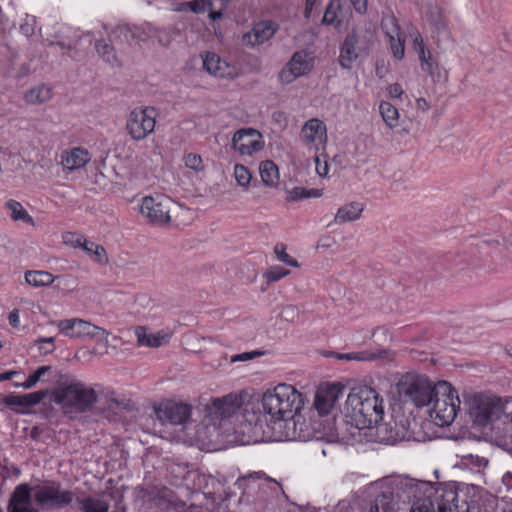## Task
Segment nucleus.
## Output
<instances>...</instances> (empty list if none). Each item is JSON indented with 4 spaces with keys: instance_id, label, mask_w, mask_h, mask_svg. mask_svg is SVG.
<instances>
[{
    "instance_id": "obj_19",
    "label": "nucleus",
    "mask_w": 512,
    "mask_h": 512,
    "mask_svg": "<svg viewBox=\"0 0 512 512\" xmlns=\"http://www.w3.org/2000/svg\"><path fill=\"white\" fill-rule=\"evenodd\" d=\"M344 386L340 383H326L316 392L314 406L320 415H328L342 396Z\"/></svg>"
},
{
    "instance_id": "obj_28",
    "label": "nucleus",
    "mask_w": 512,
    "mask_h": 512,
    "mask_svg": "<svg viewBox=\"0 0 512 512\" xmlns=\"http://www.w3.org/2000/svg\"><path fill=\"white\" fill-rule=\"evenodd\" d=\"M380 115L389 129H395L400 125L398 109L390 102L381 101L379 104Z\"/></svg>"
},
{
    "instance_id": "obj_25",
    "label": "nucleus",
    "mask_w": 512,
    "mask_h": 512,
    "mask_svg": "<svg viewBox=\"0 0 512 512\" xmlns=\"http://www.w3.org/2000/svg\"><path fill=\"white\" fill-rule=\"evenodd\" d=\"M48 394L47 390H39L24 395H7L2 399V402L11 408L23 407L30 408L39 404Z\"/></svg>"
},
{
    "instance_id": "obj_14",
    "label": "nucleus",
    "mask_w": 512,
    "mask_h": 512,
    "mask_svg": "<svg viewBox=\"0 0 512 512\" xmlns=\"http://www.w3.org/2000/svg\"><path fill=\"white\" fill-rule=\"evenodd\" d=\"M423 496H426L434 502V508L437 507L438 512H457L458 508V492L454 486L438 485L435 486L427 482Z\"/></svg>"
},
{
    "instance_id": "obj_16",
    "label": "nucleus",
    "mask_w": 512,
    "mask_h": 512,
    "mask_svg": "<svg viewBox=\"0 0 512 512\" xmlns=\"http://www.w3.org/2000/svg\"><path fill=\"white\" fill-rule=\"evenodd\" d=\"M154 412L162 424L185 425L191 418L192 406L186 403L166 401L155 406Z\"/></svg>"
},
{
    "instance_id": "obj_34",
    "label": "nucleus",
    "mask_w": 512,
    "mask_h": 512,
    "mask_svg": "<svg viewBox=\"0 0 512 512\" xmlns=\"http://www.w3.org/2000/svg\"><path fill=\"white\" fill-rule=\"evenodd\" d=\"M83 251L92 259V261L100 265H106L108 263V256L102 245L88 240Z\"/></svg>"
},
{
    "instance_id": "obj_32",
    "label": "nucleus",
    "mask_w": 512,
    "mask_h": 512,
    "mask_svg": "<svg viewBox=\"0 0 512 512\" xmlns=\"http://www.w3.org/2000/svg\"><path fill=\"white\" fill-rule=\"evenodd\" d=\"M25 280L33 287H43L51 285L54 276L47 271H28L25 273Z\"/></svg>"
},
{
    "instance_id": "obj_41",
    "label": "nucleus",
    "mask_w": 512,
    "mask_h": 512,
    "mask_svg": "<svg viewBox=\"0 0 512 512\" xmlns=\"http://www.w3.org/2000/svg\"><path fill=\"white\" fill-rule=\"evenodd\" d=\"M95 48L100 57L109 64H118L117 57L114 53V48L104 41H97Z\"/></svg>"
},
{
    "instance_id": "obj_4",
    "label": "nucleus",
    "mask_w": 512,
    "mask_h": 512,
    "mask_svg": "<svg viewBox=\"0 0 512 512\" xmlns=\"http://www.w3.org/2000/svg\"><path fill=\"white\" fill-rule=\"evenodd\" d=\"M53 401L64 414L72 416L90 411L97 401V394L82 381L67 379L53 392Z\"/></svg>"
},
{
    "instance_id": "obj_49",
    "label": "nucleus",
    "mask_w": 512,
    "mask_h": 512,
    "mask_svg": "<svg viewBox=\"0 0 512 512\" xmlns=\"http://www.w3.org/2000/svg\"><path fill=\"white\" fill-rule=\"evenodd\" d=\"M311 197V193L307 192L306 189L302 187H294L293 189L288 191V197L287 199L289 201H297L304 198Z\"/></svg>"
},
{
    "instance_id": "obj_30",
    "label": "nucleus",
    "mask_w": 512,
    "mask_h": 512,
    "mask_svg": "<svg viewBox=\"0 0 512 512\" xmlns=\"http://www.w3.org/2000/svg\"><path fill=\"white\" fill-rule=\"evenodd\" d=\"M262 182L269 187L275 186L279 181V172L273 161H262L259 166Z\"/></svg>"
},
{
    "instance_id": "obj_35",
    "label": "nucleus",
    "mask_w": 512,
    "mask_h": 512,
    "mask_svg": "<svg viewBox=\"0 0 512 512\" xmlns=\"http://www.w3.org/2000/svg\"><path fill=\"white\" fill-rule=\"evenodd\" d=\"M113 41L126 43L129 46L136 44L133 26L119 25L112 32Z\"/></svg>"
},
{
    "instance_id": "obj_53",
    "label": "nucleus",
    "mask_w": 512,
    "mask_h": 512,
    "mask_svg": "<svg viewBox=\"0 0 512 512\" xmlns=\"http://www.w3.org/2000/svg\"><path fill=\"white\" fill-rule=\"evenodd\" d=\"M51 370V366L44 365L38 367L32 374H30L34 381L38 383L39 381L43 380L44 376Z\"/></svg>"
},
{
    "instance_id": "obj_44",
    "label": "nucleus",
    "mask_w": 512,
    "mask_h": 512,
    "mask_svg": "<svg viewBox=\"0 0 512 512\" xmlns=\"http://www.w3.org/2000/svg\"><path fill=\"white\" fill-rule=\"evenodd\" d=\"M183 160L187 168L192 169L196 172H200L205 169L202 157L199 154L188 153L184 156Z\"/></svg>"
},
{
    "instance_id": "obj_58",
    "label": "nucleus",
    "mask_w": 512,
    "mask_h": 512,
    "mask_svg": "<svg viewBox=\"0 0 512 512\" xmlns=\"http://www.w3.org/2000/svg\"><path fill=\"white\" fill-rule=\"evenodd\" d=\"M36 384L37 383L34 381L33 377L31 375H29L24 382H14L13 386L15 388L31 389Z\"/></svg>"
},
{
    "instance_id": "obj_21",
    "label": "nucleus",
    "mask_w": 512,
    "mask_h": 512,
    "mask_svg": "<svg viewBox=\"0 0 512 512\" xmlns=\"http://www.w3.org/2000/svg\"><path fill=\"white\" fill-rule=\"evenodd\" d=\"M376 429V436L380 441L387 443H394L401 440H409L414 438L412 433L409 431V424L406 425L402 420L398 423L396 421H390L382 423L378 422L374 425Z\"/></svg>"
},
{
    "instance_id": "obj_23",
    "label": "nucleus",
    "mask_w": 512,
    "mask_h": 512,
    "mask_svg": "<svg viewBox=\"0 0 512 512\" xmlns=\"http://www.w3.org/2000/svg\"><path fill=\"white\" fill-rule=\"evenodd\" d=\"M277 28V25L272 21L259 22L253 26L250 32L242 36V44L251 47L261 45L273 37Z\"/></svg>"
},
{
    "instance_id": "obj_7",
    "label": "nucleus",
    "mask_w": 512,
    "mask_h": 512,
    "mask_svg": "<svg viewBox=\"0 0 512 512\" xmlns=\"http://www.w3.org/2000/svg\"><path fill=\"white\" fill-rule=\"evenodd\" d=\"M398 392L406 401L422 407L432 402L434 386L425 376L407 373L398 383Z\"/></svg>"
},
{
    "instance_id": "obj_12",
    "label": "nucleus",
    "mask_w": 512,
    "mask_h": 512,
    "mask_svg": "<svg viewBox=\"0 0 512 512\" xmlns=\"http://www.w3.org/2000/svg\"><path fill=\"white\" fill-rule=\"evenodd\" d=\"M57 327L60 333L70 338L107 340L109 336V332L104 328L80 318L60 320Z\"/></svg>"
},
{
    "instance_id": "obj_29",
    "label": "nucleus",
    "mask_w": 512,
    "mask_h": 512,
    "mask_svg": "<svg viewBox=\"0 0 512 512\" xmlns=\"http://www.w3.org/2000/svg\"><path fill=\"white\" fill-rule=\"evenodd\" d=\"M5 208L9 212L12 220L22 221L32 226L35 224L33 218L29 215V213L20 202L10 199L5 203Z\"/></svg>"
},
{
    "instance_id": "obj_31",
    "label": "nucleus",
    "mask_w": 512,
    "mask_h": 512,
    "mask_svg": "<svg viewBox=\"0 0 512 512\" xmlns=\"http://www.w3.org/2000/svg\"><path fill=\"white\" fill-rule=\"evenodd\" d=\"M52 97L51 88L45 85L31 88L25 93V100L30 104H41Z\"/></svg>"
},
{
    "instance_id": "obj_48",
    "label": "nucleus",
    "mask_w": 512,
    "mask_h": 512,
    "mask_svg": "<svg viewBox=\"0 0 512 512\" xmlns=\"http://www.w3.org/2000/svg\"><path fill=\"white\" fill-rule=\"evenodd\" d=\"M314 162L316 166V172L319 176L324 177L328 174L329 167L326 161V154L322 152L320 154H313Z\"/></svg>"
},
{
    "instance_id": "obj_15",
    "label": "nucleus",
    "mask_w": 512,
    "mask_h": 512,
    "mask_svg": "<svg viewBox=\"0 0 512 512\" xmlns=\"http://www.w3.org/2000/svg\"><path fill=\"white\" fill-rule=\"evenodd\" d=\"M370 41L356 32L349 33L341 47L339 63L345 69H350L353 63L362 55L368 53Z\"/></svg>"
},
{
    "instance_id": "obj_56",
    "label": "nucleus",
    "mask_w": 512,
    "mask_h": 512,
    "mask_svg": "<svg viewBox=\"0 0 512 512\" xmlns=\"http://www.w3.org/2000/svg\"><path fill=\"white\" fill-rule=\"evenodd\" d=\"M296 316L297 311L293 306H287L281 312V317L287 321H293Z\"/></svg>"
},
{
    "instance_id": "obj_20",
    "label": "nucleus",
    "mask_w": 512,
    "mask_h": 512,
    "mask_svg": "<svg viewBox=\"0 0 512 512\" xmlns=\"http://www.w3.org/2000/svg\"><path fill=\"white\" fill-rule=\"evenodd\" d=\"M203 68L212 76L224 79H234L239 75L235 65L223 60L214 52H206L201 55Z\"/></svg>"
},
{
    "instance_id": "obj_37",
    "label": "nucleus",
    "mask_w": 512,
    "mask_h": 512,
    "mask_svg": "<svg viewBox=\"0 0 512 512\" xmlns=\"http://www.w3.org/2000/svg\"><path fill=\"white\" fill-rule=\"evenodd\" d=\"M417 55L420 60L421 69L424 72L428 73L431 76H434L435 74L438 73V71H439L438 64L433 61L429 50L424 49V50H422V53L417 52Z\"/></svg>"
},
{
    "instance_id": "obj_8",
    "label": "nucleus",
    "mask_w": 512,
    "mask_h": 512,
    "mask_svg": "<svg viewBox=\"0 0 512 512\" xmlns=\"http://www.w3.org/2000/svg\"><path fill=\"white\" fill-rule=\"evenodd\" d=\"M33 498L41 509L57 510L70 506L75 495L60 483L51 482L33 487Z\"/></svg>"
},
{
    "instance_id": "obj_60",
    "label": "nucleus",
    "mask_w": 512,
    "mask_h": 512,
    "mask_svg": "<svg viewBox=\"0 0 512 512\" xmlns=\"http://www.w3.org/2000/svg\"><path fill=\"white\" fill-rule=\"evenodd\" d=\"M19 374H20V372L16 371V370H10V371L0 373V382L6 381V380H11L14 377L18 376Z\"/></svg>"
},
{
    "instance_id": "obj_62",
    "label": "nucleus",
    "mask_w": 512,
    "mask_h": 512,
    "mask_svg": "<svg viewBox=\"0 0 512 512\" xmlns=\"http://www.w3.org/2000/svg\"><path fill=\"white\" fill-rule=\"evenodd\" d=\"M316 2H317V0H306L305 10H304V16L306 18H309L311 16L313 7L316 4Z\"/></svg>"
},
{
    "instance_id": "obj_45",
    "label": "nucleus",
    "mask_w": 512,
    "mask_h": 512,
    "mask_svg": "<svg viewBox=\"0 0 512 512\" xmlns=\"http://www.w3.org/2000/svg\"><path fill=\"white\" fill-rule=\"evenodd\" d=\"M274 253L277 256V259L289 266L298 267L299 264L297 260L293 259L287 252L286 246L282 243H278L274 247Z\"/></svg>"
},
{
    "instance_id": "obj_61",
    "label": "nucleus",
    "mask_w": 512,
    "mask_h": 512,
    "mask_svg": "<svg viewBox=\"0 0 512 512\" xmlns=\"http://www.w3.org/2000/svg\"><path fill=\"white\" fill-rule=\"evenodd\" d=\"M416 107L418 110H421L423 112H427L430 108V105L428 104V102L424 99V98H418L416 100Z\"/></svg>"
},
{
    "instance_id": "obj_5",
    "label": "nucleus",
    "mask_w": 512,
    "mask_h": 512,
    "mask_svg": "<svg viewBox=\"0 0 512 512\" xmlns=\"http://www.w3.org/2000/svg\"><path fill=\"white\" fill-rule=\"evenodd\" d=\"M502 415L511 419L512 397L503 399L493 394L479 393L469 400V416L477 426H488Z\"/></svg>"
},
{
    "instance_id": "obj_6",
    "label": "nucleus",
    "mask_w": 512,
    "mask_h": 512,
    "mask_svg": "<svg viewBox=\"0 0 512 512\" xmlns=\"http://www.w3.org/2000/svg\"><path fill=\"white\" fill-rule=\"evenodd\" d=\"M433 409L431 417L438 426L450 425L460 408V399L457 391L451 384L441 381L434 386Z\"/></svg>"
},
{
    "instance_id": "obj_50",
    "label": "nucleus",
    "mask_w": 512,
    "mask_h": 512,
    "mask_svg": "<svg viewBox=\"0 0 512 512\" xmlns=\"http://www.w3.org/2000/svg\"><path fill=\"white\" fill-rule=\"evenodd\" d=\"M64 239L66 243L69 242L73 247H78L81 248L82 250H84L86 243H88V240L85 237L80 235L76 236L73 233H69L64 237Z\"/></svg>"
},
{
    "instance_id": "obj_55",
    "label": "nucleus",
    "mask_w": 512,
    "mask_h": 512,
    "mask_svg": "<svg viewBox=\"0 0 512 512\" xmlns=\"http://www.w3.org/2000/svg\"><path fill=\"white\" fill-rule=\"evenodd\" d=\"M387 92L391 98H400L403 94V89L400 84L394 83L388 86Z\"/></svg>"
},
{
    "instance_id": "obj_27",
    "label": "nucleus",
    "mask_w": 512,
    "mask_h": 512,
    "mask_svg": "<svg viewBox=\"0 0 512 512\" xmlns=\"http://www.w3.org/2000/svg\"><path fill=\"white\" fill-rule=\"evenodd\" d=\"M364 205L360 202H350L341 206L334 217V222L343 224L346 222L356 221L361 217Z\"/></svg>"
},
{
    "instance_id": "obj_52",
    "label": "nucleus",
    "mask_w": 512,
    "mask_h": 512,
    "mask_svg": "<svg viewBox=\"0 0 512 512\" xmlns=\"http://www.w3.org/2000/svg\"><path fill=\"white\" fill-rule=\"evenodd\" d=\"M261 354H262V353H261V352H258V351L244 352V353H241V354H237V355L232 356V358H231V362H236V361H249V360H252V359H254L256 356H259V355H261Z\"/></svg>"
},
{
    "instance_id": "obj_26",
    "label": "nucleus",
    "mask_w": 512,
    "mask_h": 512,
    "mask_svg": "<svg viewBox=\"0 0 512 512\" xmlns=\"http://www.w3.org/2000/svg\"><path fill=\"white\" fill-rule=\"evenodd\" d=\"M135 334L138 344L147 347H160L166 344L170 337V335L164 331L150 333L143 326L136 327Z\"/></svg>"
},
{
    "instance_id": "obj_54",
    "label": "nucleus",
    "mask_w": 512,
    "mask_h": 512,
    "mask_svg": "<svg viewBox=\"0 0 512 512\" xmlns=\"http://www.w3.org/2000/svg\"><path fill=\"white\" fill-rule=\"evenodd\" d=\"M413 49L415 50L416 53L417 52L422 53V50L426 49L423 38L420 35V33L417 31L415 32L414 37H413Z\"/></svg>"
},
{
    "instance_id": "obj_46",
    "label": "nucleus",
    "mask_w": 512,
    "mask_h": 512,
    "mask_svg": "<svg viewBox=\"0 0 512 512\" xmlns=\"http://www.w3.org/2000/svg\"><path fill=\"white\" fill-rule=\"evenodd\" d=\"M390 48L392 51L393 56L397 60H401L404 57L405 54V48H404V40L402 38V35L389 38Z\"/></svg>"
},
{
    "instance_id": "obj_64",
    "label": "nucleus",
    "mask_w": 512,
    "mask_h": 512,
    "mask_svg": "<svg viewBox=\"0 0 512 512\" xmlns=\"http://www.w3.org/2000/svg\"><path fill=\"white\" fill-rule=\"evenodd\" d=\"M209 11V17L212 19V20H218V19H221L223 14L221 12V10L219 11H213L212 9L211 10H208Z\"/></svg>"
},
{
    "instance_id": "obj_22",
    "label": "nucleus",
    "mask_w": 512,
    "mask_h": 512,
    "mask_svg": "<svg viewBox=\"0 0 512 512\" xmlns=\"http://www.w3.org/2000/svg\"><path fill=\"white\" fill-rule=\"evenodd\" d=\"M33 488L27 483L19 484L12 492L7 512H38L32 503Z\"/></svg>"
},
{
    "instance_id": "obj_9",
    "label": "nucleus",
    "mask_w": 512,
    "mask_h": 512,
    "mask_svg": "<svg viewBox=\"0 0 512 512\" xmlns=\"http://www.w3.org/2000/svg\"><path fill=\"white\" fill-rule=\"evenodd\" d=\"M157 110L152 106L137 107L129 112L125 128L128 135L135 141L146 139L154 132Z\"/></svg>"
},
{
    "instance_id": "obj_10",
    "label": "nucleus",
    "mask_w": 512,
    "mask_h": 512,
    "mask_svg": "<svg viewBox=\"0 0 512 512\" xmlns=\"http://www.w3.org/2000/svg\"><path fill=\"white\" fill-rule=\"evenodd\" d=\"M327 131L324 121L319 118H310L301 126L299 141L309 153L320 154L327 148Z\"/></svg>"
},
{
    "instance_id": "obj_2",
    "label": "nucleus",
    "mask_w": 512,
    "mask_h": 512,
    "mask_svg": "<svg viewBox=\"0 0 512 512\" xmlns=\"http://www.w3.org/2000/svg\"><path fill=\"white\" fill-rule=\"evenodd\" d=\"M344 412L351 425L358 429H372L383 419V400L374 389L356 386L347 396Z\"/></svg>"
},
{
    "instance_id": "obj_38",
    "label": "nucleus",
    "mask_w": 512,
    "mask_h": 512,
    "mask_svg": "<svg viewBox=\"0 0 512 512\" xmlns=\"http://www.w3.org/2000/svg\"><path fill=\"white\" fill-rule=\"evenodd\" d=\"M213 7L212 0H193L190 2L182 3L177 11H187L190 10L194 13H204L208 10H211Z\"/></svg>"
},
{
    "instance_id": "obj_33",
    "label": "nucleus",
    "mask_w": 512,
    "mask_h": 512,
    "mask_svg": "<svg viewBox=\"0 0 512 512\" xmlns=\"http://www.w3.org/2000/svg\"><path fill=\"white\" fill-rule=\"evenodd\" d=\"M77 502L79 504V509L83 512H108L109 510V504L104 500L87 497L84 499H77Z\"/></svg>"
},
{
    "instance_id": "obj_40",
    "label": "nucleus",
    "mask_w": 512,
    "mask_h": 512,
    "mask_svg": "<svg viewBox=\"0 0 512 512\" xmlns=\"http://www.w3.org/2000/svg\"><path fill=\"white\" fill-rule=\"evenodd\" d=\"M237 184L244 190H248L252 180V174L247 167L242 164H236L233 172Z\"/></svg>"
},
{
    "instance_id": "obj_13",
    "label": "nucleus",
    "mask_w": 512,
    "mask_h": 512,
    "mask_svg": "<svg viewBox=\"0 0 512 512\" xmlns=\"http://www.w3.org/2000/svg\"><path fill=\"white\" fill-rule=\"evenodd\" d=\"M246 393L233 392L222 397L213 398L206 405V412L212 419L222 420L233 416L243 405Z\"/></svg>"
},
{
    "instance_id": "obj_63",
    "label": "nucleus",
    "mask_w": 512,
    "mask_h": 512,
    "mask_svg": "<svg viewBox=\"0 0 512 512\" xmlns=\"http://www.w3.org/2000/svg\"><path fill=\"white\" fill-rule=\"evenodd\" d=\"M9 322L12 326H17L19 322L18 311L14 310L9 314Z\"/></svg>"
},
{
    "instance_id": "obj_24",
    "label": "nucleus",
    "mask_w": 512,
    "mask_h": 512,
    "mask_svg": "<svg viewBox=\"0 0 512 512\" xmlns=\"http://www.w3.org/2000/svg\"><path fill=\"white\" fill-rule=\"evenodd\" d=\"M61 165L67 170H76L84 167L91 160L89 151L82 147H74L62 151Z\"/></svg>"
},
{
    "instance_id": "obj_47",
    "label": "nucleus",
    "mask_w": 512,
    "mask_h": 512,
    "mask_svg": "<svg viewBox=\"0 0 512 512\" xmlns=\"http://www.w3.org/2000/svg\"><path fill=\"white\" fill-rule=\"evenodd\" d=\"M289 270L280 266L270 267L264 274L267 282H276L289 274Z\"/></svg>"
},
{
    "instance_id": "obj_1",
    "label": "nucleus",
    "mask_w": 512,
    "mask_h": 512,
    "mask_svg": "<svg viewBox=\"0 0 512 512\" xmlns=\"http://www.w3.org/2000/svg\"><path fill=\"white\" fill-rule=\"evenodd\" d=\"M265 423L256 414H245L243 433L250 434L253 441L305 440L297 431L296 414L304 405V397L293 385L281 383L267 389L261 399Z\"/></svg>"
},
{
    "instance_id": "obj_18",
    "label": "nucleus",
    "mask_w": 512,
    "mask_h": 512,
    "mask_svg": "<svg viewBox=\"0 0 512 512\" xmlns=\"http://www.w3.org/2000/svg\"><path fill=\"white\" fill-rule=\"evenodd\" d=\"M264 147L261 133L253 128L236 131L232 138V148L242 156H252Z\"/></svg>"
},
{
    "instance_id": "obj_59",
    "label": "nucleus",
    "mask_w": 512,
    "mask_h": 512,
    "mask_svg": "<svg viewBox=\"0 0 512 512\" xmlns=\"http://www.w3.org/2000/svg\"><path fill=\"white\" fill-rule=\"evenodd\" d=\"M134 34H135V42L136 44L145 41L148 38L147 33L145 32L144 28L133 26Z\"/></svg>"
},
{
    "instance_id": "obj_51",
    "label": "nucleus",
    "mask_w": 512,
    "mask_h": 512,
    "mask_svg": "<svg viewBox=\"0 0 512 512\" xmlns=\"http://www.w3.org/2000/svg\"><path fill=\"white\" fill-rule=\"evenodd\" d=\"M430 21L437 30L440 31L446 29V19L440 11L437 12V15L431 12Z\"/></svg>"
},
{
    "instance_id": "obj_39",
    "label": "nucleus",
    "mask_w": 512,
    "mask_h": 512,
    "mask_svg": "<svg viewBox=\"0 0 512 512\" xmlns=\"http://www.w3.org/2000/svg\"><path fill=\"white\" fill-rule=\"evenodd\" d=\"M335 357L338 360L346 361H372L378 358V355L370 351H357L351 353H336Z\"/></svg>"
},
{
    "instance_id": "obj_57",
    "label": "nucleus",
    "mask_w": 512,
    "mask_h": 512,
    "mask_svg": "<svg viewBox=\"0 0 512 512\" xmlns=\"http://www.w3.org/2000/svg\"><path fill=\"white\" fill-rule=\"evenodd\" d=\"M353 8L359 14H364L367 11V0H350Z\"/></svg>"
},
{
    "instance_id": "obj_36",
    "label": "nucleus",
    "mask_w": 512,
    "mask_h": 512,
    "mask_svg": "<svg viewBox=\"0 0 512 512\" xmlns=\"http://www.w3.org/2000/svg\"><path fill=\"white\" fill-rule=\"evenodd\" d=\"M381 28L388 38L402 35L398 20L393 14H386L382 17Z\"/></svg>"
},
{
    "instance_id": "obj_11",
    "label": "nucleus",
    "mask_w": 512,
    "mask_h": 512,
    "mask_svg": "<svg viewBox=\"0 0 512 512\" xmlns=\"http://www.w3.org/2000/svg\"><path fill=\"white\" fill-rule=\"evenodd\" d=\"M175 202L168 196H147L142 199L140 212L153 225H165L171 220Z\"/></svg>"
},
{
    "instance_id": "obj_42",
    "label": "nucleus",
    "mask_w": 512,
    "mask_h": 512,
    "mask_svg": "<svg viewBox=\"0 0 512 512\" xmlns=\"http://www.w3.org/2000/svg\"><path fill=\"white\" fill-rule=\"evenodd\" d=\"M340 10V0H331L327 5L322 23L325 25H335L339 23L338 12Z\"/></svg>"
},
{
    "instance_id": "obj_43",
    "label": "nucleus",
    "mask_w": 512,
    "mask_h": 512,
    "mask_svg": "<svg viewBox=\"0 0 512 512\" xmlns=\"http://www.w3.org/2000/svg\"><path fill=\"white\" fill-rule=\"evenodd\" d=\"M409 512H435L434 502L426 496L417 497L412 501Z\"/></svg>"
},
{
    "instance_id": "obj_17",
    "label": "nucleus",
    "mask_w": 512,
    "mask_h": 512,
    "mask_svg": "<svg viewBox=\"0 0 512 512\" xmlns=\"http://www.w3.org/2000/svg\"><path fill=\"white\" fill-rule=\"evenodd\" d=\"M313 65L314 57L312 53L305 50L296 51L279 73V79L282 83L289 84L298 77L310 72Z\"/></svg>"
},
{
    "instance_id": "obj_3",
    "label": "nucleus",
    "mask_w": 512,
    "mask_h": 512,
    "mask_svg": "<svg viewBox=\"0 0 512 512\" xmlns=\"http://www.w3.org/2000/svg\"><path fill=\"white\" fill-rule=\"evenodd\" d=\"M426 487L427 482L406 476L387 478L380 484L371 511L398 512L403 506L412 504L417 497L423 496Z\"/></svg>"
}]
</instances>
